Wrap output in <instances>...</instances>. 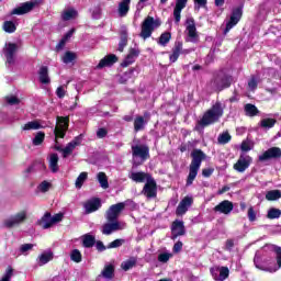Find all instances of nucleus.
<instances>
[{
    "instance_id": "15",
    "label": "nucleus",
    "mask_w": 281,
    "mask_h": 281,
    "mask_svg": "<svg viewBox=\"0 0 281 281\" xmlns=\"http://www.w3.org/2000/svg\"><path fill=\"white\" fill-rule=\"evenodd\" d=\"M179 236H186V225L183 221L176 220L171 224V240H177Z\"/></svg>"
},
{
    "instance_id": "17",
    "label": "nucleus",
    "mask_w": 281,
    "mask_h": 281,
    "mask_svg": "<svg viewBox=\"0 0 281 281\" xmlns=\"http://www.w3.org/2000/svg\"><path fill=\"white\" fill-rule=\"evenodd\" d=\"M234 211V202L229 200H224L214 206L213 212H218L220 214H232Z\"/></svg>"
},
{
    "instance_id": "6",
    "label": "nucleus",
    "mask_w": 281,
    "mask_h": 281,
    "mask_svg": "<svg viewBox=\"0 0 281 281\" xmlns=\"http://www.w3.org/2000/svg\"><path fill=\"white\" fill-rule=\"evenodd\" d=\"M25 221H27V211L23 210L7 217L2 222V226L5 229H14V227H19L20 225H23Z\"/></svg>"
},
{
    "instance_id": "12",
    "label": "nucleus",
    "mask_w": 281,
    "mask_h": 281,
    "mask_svg": "<svg viewBox=\"0 0 281 281\" xmlns=\"http://www.w3.org/2000/svg\"><path fill=\"white\" fill-rule=\"evenodd\" d=\"M192 49H183V42L176 41L175 45L171 49V54L169 55L170 63H177L179 60V56L182 54L183 56H188Z\"/></svg>"
},
{
    "instance_id": "49",
    "label": "nucleus",
    "mask_w": 281,
    "mask_h": 281,
    "mask_svg": "<svg viewBox=\"0 0 281 281\" xmlns=\"http://www.w3.org/2000/svg\"><path fill=\"white\" fill-rule=\"evenodd\" d=\"M128 44V35L126 33L121 34V41L119 43V52H124V48Z\"/></svg>"
},
{
    "instance_id": "36",
    "label": "nucleus",
    "mask_w": 281,
    "mask_h": 281,
    "mask_svg": "<svg viewBox=\"0 0 281 281\" xmlns=\"http://www.w3.org/2000/svg\"><path fill=\"white\" fill-rule=\"evenodd\" d=\"M78 58V55L74 52H66L64 56L61 57V60L65 65H71L76 59Z\"/></svg>"
},
{
    "instance_id": "54",
    "label": "nucleus",
    "mask_w": 281,
    "mask_h": 281,
    "mask_svg": "<svg viewBox=\"0 0 281 281\" xmlns=\"http://www.w3.org/2000/svg\"><path fill=\"white\" fill-rule=\"evenodd\" d=\"M124 245V239H115L108 245V249H117V247H122Z\"/></svg>"
},
{
    "instance_id": "10",
    "label": "nucleus",
    "mask_w": 281,
    "mask_h": 281,
    "mask_svg": "<svg viewBox=\"0 0 281 281\" xmlns=\"http://www.w3.org/2000/svg\"><path fill=\"white\" fill-rule=\"evenodd\" d=\"M19 46L15 43H7L3 47V56L5 58V64L10 67L16 63V52Z\"/></svg>"
},
{
    "instance_id": "48",
    "label": "nucleus",
    "mask_w": 281,
    "mask_h": 281,
    "mask_svg": "<svg viewBox=\"0 0 281 281\" xmlns=\"http://www.w3.org/2000/svg\"><path fill=\"white\" fill-rule=\"evenodd\" d=\"M70 260H72V262H82V254L80 252V250L74 249L70 252Z\"/></svg>"
},
{
    "instance_id": "9",
    "label": "nucleus",
    "mask_w": 281,
    "mask_h": 281,
    "mask_svg": "<svg viewBox=\"0 0 281 281\" xmlns=\"http://www.w3.org/2000/svg\"><path fill=\"white\" fill-rule=\"evenodd\" d=\"M128 203H131V201L120 202L117 204L111 205L105 213L106 221H110V222L117 221V218L120 217V214H122V212L124 211L126 205H128Z\"/></svg>"
},
{
    "instance_id": "60",
    "label": "nucleus",
    "mask_w": 281,
    "mask_h": 281,
    "mask_svg": "<svg viewBox=\"0 0 281 281\" xmlns=\"http://www.w3.org/2000/svg\"><path fill=\"white\" fill-rule=\"evenodd\" d=\"M12 267H9L4 273V276L2 277L1 281H10L12 279Z\"/></svg>"
},
{
    "instance_id": "52",
    "label": "nucleus",
    "mask_w": 281,
    "mask_h": 281,
    "mask_svg": "<svg viewBox=\"0 0 281 281\" xmlns=\"http://www.w3.org/2000/svg\"><path fill=\"white\" fill-rule=\"evenodd\" d=\"M273 251L276 254V260L279 269H281V247L280 246H273Z\"/></svg>"
},
{
    "instance_id": "38",
    "label": "nucleus",
    "mask_w": 281,
    "mask_h": 281,
    "mask_svg": "<svg viewBox=\"0 0 281 281\" xmlns=\"http://www.w3.org/2000/svg\"><path fill=\"white\" fill-rule=\"evenodd\" d=\"M172 38L171 32H164L159 36L158 45H161L162 47H166L168 43H170V40Z\"/></svg>"
},
{
    "instance_id": "37",
    "label": "nucleus",
    "mask_w": 281,
    "mask_h": 281,
    "mask_svg": "<svg viewBox=\"0 0 281 281\" xmlns=\"http://www.w3.org/2000/svg\"><path fill=\"white\" fill-rule=\"evenodd\" d=\"M97 180L99 181V183H100V186L103 190H108V188H109V178L106 177V173H104L102 171L99 172L97 175Z\"/></svg>"
},
{
    "instance_id": "25",
    "label": "nucleus",
    "mask_w": 281,
    "mask_h": 281,
    "mask_svg": "<svg viewBox=\"0 0 281 281\" xmlns=\"http://www.w3.org/2000/svg\"><path fill=\"white\" fill-rule=\"evenodd\" d=\"M38 78L42 85H49L52 82V79H49V70L47 66H42L40 68Z\"/></svg>"
},
{
    "instance_id": "23",
    "label": "nucleus",
    "mask_w": 281,
    "mask_h": 281,
    "mask_svg": "<svg viewBox=\"0 0 281 281\" xmlns=\"http://www.w3.org/2000/svg\"><path fill=\"white\" fill-rule=\"evenodd\" d=\"M116 61H117V56L113 54L108 55L99 61L97 69H104V67H113V65H115Z\"/></svg>"
},
{
    "instance_id": "43",
    "label": "nucleus",
    "mask_w": 281,
    "mask_h": 281,
    "mask_svg": "<svg viewBox=\"0 0 281 281\" xmlns=\"http://www.w3.org/2000/svg\"><path fill=\"white\" fill-rule=\"evenodd\" d=\"M277 120L276 119H263L260 122V126L262 128H273L277 124Z\"/></svg>"
},
{
    "instance_id": "34",
    "label": "nucleus",
    "mask_w": 281,
    "mask_h": 281,
    "mask_svg": "<svg viewBox=\"0 0 281 281\" xmlns=\"http://www.w3.org/2000/svg\"><path fill=\"white\" fill-rule=\"evenodd\" d=\"M130 3H131V0H123L122 2H120V4H119V16H126V14H128Z\"/></svg>"
},
{
    "instance_id": "1",
    "label": "nucleus",
    "mask_w": 281,
    "mask_h": 281,
    "mask_svg": "<svg viewBox=\"0 0 281 281\" xmlns=\"http://www.w3.org/2000/svg\"><path fill=\"white\" fill-rule=\"evenodd\" d=\"M207 155H205L201 149H193L191 151V164L189 165V175L187 177L186 187L190 188L201 170V164L205 161Z\"/></svg>"
},
{
    "instance_id": "51",
    "label": "nucleus",
    "mask_w": 281,
    "mask_h": 281,
    "mask_svg": "<svg viewBox=\"0 0 281 281\" xmlns=\"http://www.w3.org/2000/svg\"><path fill=\"white\" fill-rule=\"evenodd\" d=\"M150 159V149L146 145H142V161Z\"/></svg>"
},
{
    "instance_id": "21",
    "label": "nucleus",
    "mask_w": 281,
    "mask_h": 281,
    "mask_svg": "<svg viewBox=\"0 0 281 281\" xmlns=\"http://www.w3.org/2000/svg\"><path fill=\"white\" fill-rule=\"evenodd\" d=\"M83 207L86 210V214H91L93 212H98L99 207H102V202L100 201V199L94 198V199L87 201L83 204Z\"/></svg>"
},
{
    "instance_id": "24",
    "label": "nucleus",
    "mask_w": 281,
    "mask_h": 281,
    "mask_svg": "<svg viewBox=\"0 0 281 281\" xmlns=\"http://www.w3.org/2000/svg\"><path fill=\"white\" fill-rule=\"evenodd\" d=\"M187 32L189 38H196L199 35L196 34V23L193 18L187 19Z\"/></svg>"
},
{
    "instance_id": "50",
    "label": "nucleus",
    "mask_w": 281,
    "mask_h": 281,
    "mask_svg": "<svg viewBox=\"0 0 281 281\" xmlns=\"http://www.w3.org/2000/svg\"><path fill=\"white\" fill-rule=\"evenodd\" d=\"M227 278H229V268L221 267L220 274H218V281L227 280Z\"/></svg>"
},
{
    "instance_id": "45",
    "label": "nucleus",
    "mask_w": 281,
    "mask_h": 281,
    "mask_svg": "<svg viewBox=\"0 0 281 281\" xmlns=\"http://www.w3.org/2000/svg\"><path fill=\"white\" fill-rule=\"evenodd\" d=\"M88 173L87 172H81L78 178L76 179L75 186L78 190L82 188L83 183L87 181Z\"/></svg>"
},
{
    "instance_id": "18",
    "label": "nucleus",
    "mask_w": 281,
    "mask_h": 281,
    "mask_svg": "<svg viewBox=\"0 0 281 281\" xmlns=\"http://www.w3.org/2000/svg\"><path fill=\"white\" fill-rule=\"evenodd\" d=\"M192 203H194L192 196H184L176 209L177 216H183V214L188 212V207H191Z\"/></svg>"
},
{
    "instance_id": "47",
    "label": "nucleus",
    "mask_w": 281,
    "mask_h": 281,
    "mask_svg": "<svg viewBox=\"0 0 281 281\" xmlns=\"http://www.w3.org/2000/svg\"><path fill=\"white\" fill-rule=\"evenodd\" d=\"M50 189H52V182L47 180L42 181L37 187L38 192H42V193L49 192Z\"/></svg>"
},
{
    "instance_id": "14",
    "label": "nucleus",
    "mask_w": 281,
    "mask_h": 281,
    "mask_svg": "<svg viewBox=\"0 0 281 281\" xmlns=\"http://www.w3.org/2000/svg\"><path fill=\"white\" fill-rule=\"evenodd\" d=\"M69 128V117L57 116V124L54 128L55 137H65V133Z\"/></svg>"
},
{
    "instance_id": "29",
    "label": "nucleus",
    "mask_w": 281,
    "mask_h": 281,
    "mask_svg": "<svg viewBox=\"0 0 281 281\" xmlns=\"http://www.w3.org/2000/svg\"><path fill=\"white\" fill-rule=\"evenodd\" d=\"M54 225V221L52 220V214L46 213L40 221V226L42 229H49Z\"/></svg>"
},
{
    "instance_id": "62",
    "label": "nucleus",
    "mask_w": 281,
    "mask_h": 281,
    "mask_svg": "<svg viewBox=\"0 0 281 281\" xmlns=\"http://www.w3.org/2000/svg\"><path fill=\"white\" fill-rule=\"evenodd\" d=\"M63 218H65V215L63 213H57V214L53 215L52 216L53 225H56V223H60V221H63Z\"/></svg>"
},
{
    "instance_id": "26",
    "label": "nucleus",
    "mask_w": 281,
    "mask_h": 281,
    "mask_svg": "<svg viewBox=\"0 0 281 281\" xmlns=\"http://www.w3.org/2000/svg\"><path fill=\"white\" fill-rule=\"evenodd\" d=\"M138 56L139 52H137L135 48H132L121 66L128 67L130 65H133V63H135V58H137Z\"/></svg>"
},
{
    "instance_id": "28",
    "label": "nucleus",
    "mask_w": 281,
    "mask_h": 281,
    "mask_svg": "<svg viewBox=\"0 0 281 281\" xmlns=\"http://www.w3.org/2000/svg\"><path fill=\"white\" fill-rule=\"evenodd\" d=\"M48 168L53 172H58V154H50L48 157Z\"/></svg>"
},
{
    "instance_id": "58",
    "label": "nucleus",
    "mask_w": 281,
    "mask_h": 281,
    "mask_svg": "<svg viewBox=\"0 0 281 281\" xmlns=\"http://www.w3.org/2000/svg\"><path fill=\"white\" fill-rule=\"evenodd\" d=\"M181 249H183V241L178 240L172 248L173 254H180Z\"/></svg>"
},
{
    "instance_id": "2",
    "label": "nucleus",
    "mask_w": 281,
    "mask_h": 281,
    "mask_svg": "<svg viewBox=\"0 0 281 281\" xmlns=\"http://www.w3.org/2000/svg\"><path fill=\"white\" fill-rule=\"evenodd\" d=\"M223 117V106L221 102H216L210 110H207L202 119L199 121L200 126H210V124H215Z\"/></svg>"
},
{
    "instance_id": "44",
    "label": "nucleus",
    "mask_w": 281,
    "mask_h": 281,
    "mask_svg": "<svg viewBox=\"0 0 281 281\" xmlns=\"http://www.w3.org/2000/svg\"><path fill=\"white\" fill-rule=\"evenodd\" d=\"M280 216H281V210L276 207L270 209L267 214V218H269L270 221L280 218Z\"/></svg>"
},
{
    "instance_id": "55",
    "label": "nucleus",
    "mask_w": 281,
    "mask_h": 281,
    "mask_svg": "<svg viewBox=\"0 0 281 281\" xmlns=\"http://www.w3.org/2000/svg\"><path fill=\"white\" fill-rule=\"evenodd\" d=\"M248 87L251 89V91H256L258 89V79H256V76H251L248 81Z\"/></svg>"
},
{
    "instance_id": "11",
    "label": "nucleus",
    "mask_w": 281,
    "mask_h": 281,
    "mask_svg": "<svg viewBox=\"0 0 281 281\" xmlns=\"http://www.w3.org/2000/svg\"><path fill=\"white\" fill-rule=\"evenodd\" d=\"M243 19V7H237L233 9L229 21L226 23V27L224 29V34H227L233 27H236L238 23Z\"/></svg>"
},
{
    "instance_id": "53",
    "label": "nucleus",
    "mask_w": 281,
    "mask_h": 281,
    "mask_svg": "<svg viewBox=\"0 0 281 281\" xmlns=\"http://www.w3.org/2000/svg\"><path fill=\"white\" fill-rule=\"evenodd\" d=\"M172 258V254L170 252H161L158 255V262H168Z\"/></svg>"
},
{
    "instance_id": "42",
    "label": "nucleus",
    "mask_w": 281,
    "mask_h": 281,
    "mask_svg": "<svg viewBox=\"0 0 281 281\" xmlns=\"http://www.w3.org/2000/svg\"><path fill=\"white\" fill-rule=\"evenodd\" d=\"M45 142V132H37L32 139L33 146H41Z\"/></svg>"
},
{
    "instance_id": "33",
    "label": "nucleus",
    "mask_w": 281,
    "mask_h": 281,
    "mask_svg": "<svg viewBox=\"0 0 281 281\" xmlns=\"http://www.w3.org/2000/svg\"><path fill=\"white\" fill-rule=\"evenodd\" d=\"M78 16V11L74 8L65 9L61 13L63 21H71L72 19H76Z\"/></svg>"
},
{
    "instance_id": "8",
    "label": "nucleus",
    "mask_w": 281,
    "mask_h": 281,
    "mask_svg": "<svg viewBox=\"0 0 281 281\" xmlns=\"http://www.w3.org/2000/svg\"><path fill=\"white\" fill-rule=\"evenodd\" d=\"M122 229H126V223L121 221H108L101 226V233L103 236H111V234L122 232Z\"/></svg>"
},
{
    "instance_id": "41",
    "label": "nucleus",
    "mask_w": 281,
    "mask_h": 281,
    "mask_svg": "<svg viewBox=\"0 0 281 281\" xmlns=\"http://www.w3.org/2000/svg\"><path fill=\"white\" fill-rule=\"evenodd\" d=\"M267 201H278L281 199V191L280 190H270L266 193Z\"/></svg>"
},
{
    "instance_id": "64",
    "label": "nucleus",
    "mask_w": 281,
    "mask_h": 281,
    "mask_svg": "<svg viewBox=\"0 0 281 281\" xmlns=\"http://www.w3.org/2000/svg\"><path fill=\"white\" fill-rule=\"evenodd\" d=\"M226 251H232L234 249V239H227L225 243Z\"/></svg>"
},
{
    "instance_id": "35",
    "label": "nucleus",
    "mask_w": 281,
    "mask_h": 281,
    "mask_svg": "<svg viewBox=\"0 0 281 281\" xmlns=\"http://www.w3.org/2000/svg\"><path fill=\"white\" fill-rule=\"evenodd\" d=\"M136 265H137V258L131 257L130 259L121 263V268L123 269V271H128L130 269H133V267H135Z\"/></svg>"
},
{
    "instance_id": "3",
    "label": "nucleus",
    "mask_w": 281,
    "mask_h": 281,
    "mask_svg": "<svg viewBox=\"0 0 281 281\" xmlns=\"http://www.w3.org/2000/svg\"><path fill=\"white\" fill-rule=\"evenodd\" d=\"M142 181H146L143 187V194L147 199H157V181L150 173L142 172Z\"/></svg>"
},
{
    "instance_id": "20",
    "label": "nucleus",
    "mask_w": 281,
    "mask_h": 281,
    "mask_svg": "<svg viewBox=\"0 0 281 281\" xmlns=\"http://www.w3.org/2000/svg\"><path fill=\"white\" fill-rule=\"evenodd\" d=\"M81 144H82V135L75 137L72 142L68 143V145L64 149H61L63 157L65 158L69 157V155H71L74 150H76V147L80 146Z\"/></svg>"
},
{
    "instance_id": "61",
    "label": "nucleus",
    "mask_w": 281,
    "mask_h": 281,
    "mask_svg": "<svg viewBox=\"0 0 281 281\" xmlns=\"http://www.w3.org/2000/svg\"><path fill=\"white\" fill-rule=\"evenodd\" d=\"M210 273H211L212 278H213L215 281H218V276H220V268H218V267L211 268V269H210Z\"/></svg>"
},
{
    "instance_id": "57",
    "label": "nucleus",
    "mask_w": 281,
    "mask_h": 281,
    "mask_svg": "<svg viewBox=\"0 0 281 281\" xmlns=\"http://www.w3.org/2000/svg\"><path fill=\"white\" fill-rule=\"evenodd\" d=\"M212 175H214V168L202 169V177H204L205 179H210V177H212Z\"/></svg>"
},
{
    "instance_id": "27",
    "label": "nucleus",
    "mask_w": 281,
    "mask_h": 281,
    "mask_svg": "<svg viewBox=\"0 0 281 281\" xmlns=\"http://www.w3.org/2000/svg\"><path fill=\"white\" fill-rule=\"evenodd\" d=\"M40 128H45V126L38 120L30 121L22 126V131H40Z\"/></svg>"
},
{
    "instance_id": "5",
    "label": "nucleus",
    "mask_w": 281,
    "mask_h": 281,
    "mask_svg": "<svg viewBox=\"0 0 281 281\" xmlns=\"http://www.w3.org/2000/svg\"><path fill=\"white\" fill-rule=\"evenodd\" d=\"M161 26V20L148 15L142 23V38H150L157 27Z\"/></svg>"
},
{
    "instance_id": "32",
    "label": "nucleus",
    "mask_w": 281,
    "mask_h": 281,
    "mask_svg": "<svg viewBox=\"0 0 281 281\" xmlns=\"http://www.w3.org/2000/svg\"><path fill=\"white\" fill-rule=\"evenodd\" d=\"M81 240H82L83 247H86L87 249H91V247L95 245V236L91 234L82 235Z\"/></svg>"
},
{
    "instance_id": "19",
    "label": "nucleus",
    "mask_w": 281,
    "mask_h": 281,
    "mask_svg": "<svg viewBox=\"0 0 281 281\" xmlns=\"http://www.w3.org/2000/svg\"><path fill=\"white\" fill-rule=\"evenodd\" d=\"M249 166H251V157L250 156H239V159L237 160V164H235L233 166L234 170H236L237 172H245V170H247V168H249Z\"/></svg>"
},
{
    "instance_id": "56",
    "label": "nucleus",
    "mask_w": 281,
    "mask_h": 281,
    "mask_svg": "<svg viewBox=\"0 0 281 281\" xmlns=\"http://www.w3.org/2000/svg\"><path fill=\"white\" fill-rule=\"evenodd\" d=\"M247 216L250 223L256 221V210H254V206H249Z\"/></svg>"
},
{
    "instance_id": "40",
    "label": "nucleus",
    "mask_w": 281,
    "mask_h": 281,
    "mask_svg": "<svg viewBox=\"0 0 281 281\" xmlns=\"http://www.w3.org/2000/svg\"><path fill=\"white\" fill-rule=\"evenodd\" d=\"M2 30L7 34H14V32H16V24H14V22H12V21H5L2 24Z\"/></svg>"
},
{
    "instance_id": "59",
    "label": "nucleus",
    "mask_w": 281,
    "mask_h": 281,
    "mask_svg": "<svg viewBox=\"0 0 281 281\" xmlns=\"http://www.w3.org/2000/svg\"><path fill=\"white\" fill-rule=\"evenodd\" d=\"M33 248H34V245L24 244L20 247V251H21V254H27V251H32Z\"/></svg>"
},
{
    "instance_id": "16",
    "label": "nucleus",
    "mask_w": 281,
    "mask_h": 281,
    "mask_svg": "<svg viewBox=\"0 0 281 281\" xmlns=\"http://www.w3.org/2000/svg\"><path fill=\"white\" fill-rule=\"evenodd\" d=\"M281 148L280 147H270L262 155L259 156V161H269L270 159H280Z\"/></svg>"
},
{
    "instance_id": "4",
    "label": "nucleus",
    "mask_w": 281,
    "mask_h": 281,
    "mask_svg": "<svg viewBox=\"0 0 281 281\" xmlns=\"http://www.w3.org/2000/svg\"><path fill=\"white\" fill-rule=\"evenodd\" d=\"M232 82H234V77H232V75L220 72L214 76L211 85H213V88L215 89V91H217V93H221V91L229 89L232 87Z\"/></svg>"
},
{
    "instance_id": "7",
    "label": "nucleus",
    "mask_w": 281,
    "mask_h": 281,
    "mask_svg": "<svg viewBox=\"0 0 281 281\" xmlns=\"http://www.w3.org/2000/svg\"><path fill=\"white\" fill-rule=\"evenodd\" d=\"M132 153H133L134 166L132 168L131 179L136 183H142V172H137V166H139V162L137 161V159H142V145H135L134 143L132 145Z\"/></svg>"
},
{
    "instance_id": "63",
    "label": "nucleus",
    "mask_w": 281,
    "mask_h": 281,
    "mask_svg": "<svg viewBox=\"0 0 281 281\" xmlns=\"http://www.w3.org/2000/svg\"><path fill=\"white\" fill-rule=\"evenodd\" d=\"M100 16H102V10L97 7L92 10V19L98 20Z\"/></svg>"
},
{
    "instance_id": "30",
    "label": "nucleus",
    "mask_w": 281,
    "mask_h": 281,
    "mask_svg": "<svg viewBox=\"0 0 281 281\" xmlns=\"http://www.w3.org/2000/svg\"><path fill=\"white\" fill-rule=\"evenodd\" d=\"M50 260H54V254L52 251H46L38 256L37 265L43 267L44 265H47V262H50Z\"/></svg>"
},
{
    "instance_id": "22",
    "label": "nucleus",
    "mask_w": 281,
    "mask_h": 281,
    "mask_svg": "<svg viewBox=\"0 0 281 281\" xmlns=\"http://www.w3.org/2000/svg\"><path fill=\"white\" fill-rule=\"evenodd\" d=\"M188 5V0H177L173 9L175 23H181V11Z\"/></svg>"
},
{
    "instance_id": "39",
    "label": "nucleus",
    "mask_w": 281,
    "mask_h": 281,
    "mask_svg": "<svg viewBox=\"0 0 281 281\" xmlns=\"http://www.w3.org/2000/svg\"><path fill=\"white\" fill-rule=\"evenodd\" d=\"M114 272L115 268H113V265H105L104 269L101 272V276L106 280H111L113 278Z\"/></svg>"
},
{
    "instance_id": "31",
    "label": "nucleus",
    "mask_w": 281,
    "mask_h": 281,
    "mask_svg": "<svg viewBox=\"0 0 281 281\" xmlns=\"http://www.w3.org/2000/svg\"><path fill=\"white\" fill-rule=\"evenodd\" d=\"M244 111L248 117H256V115L260 114V110L255 104L247 103L244 106Z\"/></svg>"
},
{
    "instance_id": "46",
    "label": "nucleus",
    "mask_w": 281,
    "mask_h": 281,
    "mask_svg": "<svg viewBox=\"0 0 281 281\" xmlns=\"http://www.w3.org/2000/svg\"><path fill=\"white\" fill-rule=\"evenodd\" d=\"M217 142L218 144H229L232 142V135L229 132H224L218 135Z\"/></svg>"
},
{
    "instance_id": "13",
    "label": "nucleus",
    "mask_w": 281,
    "mask_h": 281,
    "mask_svg": "<svg viewBox=\"0 0 281 281\" xmlns=\"http://www.w3.org/2000/svg\"><path fill=\"white\" fill-rule=\"evenodd\" d=\"M37 5L38 1L36 0L21 3L18 8H14L11 11V15L16 14L18 16H21L23 14H27L29 12H32V10H34Z\"/></svg>"
}]
</instances>
